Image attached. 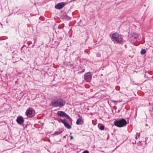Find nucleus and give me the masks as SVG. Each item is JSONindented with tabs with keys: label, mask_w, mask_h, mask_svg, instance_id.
<instances>
[{
	"label": "nucleus",
	"mask_w": 153,
	"mask_h": 153,
	"mask_svg": "<svg viewBox=\"0 0 153 153\" xmlns=\"http://www.w3.org/2000/svg\"><path fill=\"white\" fill-rule=\"evenodd\" d=\"M61 122L64 124L65 126L68 129H70L71 128V126L68 123V120L65 119H62L60 120Z\"/></svg>",
	"instance_id": "6"
},
{
	"label": "nucleus",
	"mask_w": 153,
	"mask_h": 153,
	"mask_svg": "<svg viewBox=\"0 0 153 153\" xmlns=\"http://www.w3.org/2000/svg\"><path fill=\"white\" fill-rule=\"evenodd\" d=\"M74 137L73 136H70V140H72L73 139Z\"/></svg>",
	"instance_id": "17"
},
{
	"label": "nucleus",
	"mask_w": 153,
	"mask_h": 153,
	"mask_svg": "<svg viewBox=\"0 0 153 153\" xmlns=\"http://www.w3.org/2000/svg\"><path fill=\"white\" fill-rule=\"evenodd\" d=\"M32 110L30 109H27L26 111V114L27 116L29 117L31 116L32 114Z\"/></svg>",
	"instance_id": "10"
},
{
	"label": "nucleus",
	"mask_w": 153,
	"mask_h": 153,
	"mask_svg": "<svg viewBox=\"0 0 153 153\" xmlns=\"http://www.w3.org/2000/svg\"><path fill=\"white\" fill-rule=\"evenodd\" d=\"M63 131V130L62 129H59L58 131H55L53 135H57L60 134L62 133Z\"/></svg>",
	"instance_id": "11"
},
{
	"label": "nucleus",
	"mask_w": 153,
	"mask_h": 153,
	"mask_svg": "<svg viewBox=\"0 0 153 153\" xmlns=\"http://www.w3.org/2000/svg\"><path fill=\"white\" fill-rule=\"evenodd\" d=\"M65 5V3L64 2H61L58 3L55 6V8L58 10H60Z\"/></svg>",
	"instance_id": "8"
},
{
	"label": "nucleus",
	"mask_w": 153,
	"mask_h": 153,
	"mask_svg": "<svg viewBox=\"0 0 153 153\" xmlns=\"http://www.w3.org/2000/svg\"><path fill=\"white\" fill-rule=\"evenodd\" d=\"M16 121L18 124L21 125L23 123L24 120L23 117L22 116H20L17 117Z\"/></svg>",
	"instance_id": "7"
},
{
	"label": "nucleus",
	"mask_w": 153,
	"mask_h": 153,
	"mask_svg": "<svg viewBox=\"0 0 153 153\" xmlns=\"http://www.w3.org/2000/svg\"><path fill=\"white\" fill-rule=\"evenodd\" d=\"M114 125L119 127H122L125 126L127 123L126 120L124 119H117L114 122Z\"/></svg>",
	"instance_id": "2"
},
{
	"label": "nucleus",
	"mask_w": 153,
	"mask_h": 153,
	"mask_svg": "<svg viewBox=\"0 0 153 153\" xmlns=\"http://www.w3.org/2000/svg\"><path fill=\"white\" fill-rule=\"evenodd\" d=\"M137 134H138V137H140V134H138V133H137Z\"/></svg>",
	"instance_id": "18"
},
{
	"label": "nucleus",
	"mask_w": 153,
	"mask_h": 153,
	"mask_svg": "<svg viewBox=\"0 0 153 153\" xmlns=\"http://www.w3.org/2000/svg\"><path fill=\"white\" fill-rule=\"evenodd\" d=\"M64 18L66 19L67 20H69L70 19V18L67 15H65L64 16Z\"/></svg>",
	"instance_id": "15"
},
{
	"label": "nucleus",
	"mask_w": 153,
	"mask_h": 153,
	"mask_svg": "<svg viewBox=\"0 0 153 153\" xmlns=\"http://www.w3.org/2000/svg\"><path fill=\"white\" fill-rule=\"evenodd\" d=\"M78 116L79 118L77 120L76 124L78 125H82L84 123L83 120L80 118V116L79 114Z\"/></svg>",
	"instance_id": "9"
},
{
	"label": "nucleus",
	"mask_w": 153,
	"mask_h": 153,
	"mask_svg": "<svg viewBox=\"0 0 153 153\" xmlns=\"http://www.w3.org/2000/svg\"><path fill=\"white\" fill-rule=\"evenodd\" d=\"M112 38L114 40L119 42H122L123 40L122 36L118 34L117 33H115L113 34Z\"/></svg>",
	"instance_id": "3"
},
{
	"label": "nucleus",
	"mask_w": 153,
	"mask_h": 153,
	"mask_svg": "<svg viewBox=\"0 0 153 153\" xmlns=\"http://www.w3.org/2000/svg\"><path fill=\"white\" fill-rule=\"evenodd\" d=\"M133 37L134 39H136L138 37V36L137 34H134L133 35Z\"/></svg>",
	"instance_id": "14"
},
{
	"label": "nucleus",
	"mask_w": 153,
	"mask_h": 153,
	"mask_svg": "<svg viewBox=\"0 0 153 153\" xmlns=\"http://www.w3.org/2000/svg\"><path fill=\"white\" fill-rule=\"evenodd\" d=\"M82 153H89V152L88 151L85 150Z\"/></svg>",
	"instance_id": "16"
},
{
	"label": "nucleus",
	"mask_w": 153,
	"mask_h": 153,
	"mask_svg": "<svg viewBox=\"0 0 153 153\" xmlns=\"http://www.w3.org/2000/svg\"><path fill=\"white\" fill-rule=\"evenodd\" d=\"M65 102L63 99H58L52 101L51 102V105L54 107H59L62 108L65 105Z\"/></svg>",
	"instance_id": "1"
},
{
	"label": "nucleus",
	"mask_w": 153,
	"mask_h": 153,
	"mask_svg": "<svg viewBox=\"0 0 153 153\" xmlns=\"http://www.w3.org/2000/svg\"><path fill=\"white\" fill-rule=\"evenodd\" d=\"M146 53V51L145 49H142L140 51V53L142 55H144Z\"/></svg>",
	"instance_id": "13"
},
{
	"label": "nucleus",
	"mask_w": 153,
	"mask_h": 153,
	"mask_svg": "<svg viewBox=\"0 0 153 153\" xmlns=\"http://www.w3.org/2000/svg\"><path fill=\"white\" fill-rule=\"evenodd\" d=\"M57 114L61 117H66L67 118L70 119V116L65 112L62 111H59L57 112Z\"/></svg>",
	"instance_id": "5"
},
{
	"label": "nucleus",
	"mask_w": 153,
	"mask_h": 153,
	"mask_svg": "<svg viewBox=\"0 0 153 153\" xmlns=\"http://www.w3.org/2000/svg\"><path fill=\"white\" fill-rule=\"evenodd\" d=\"M98 127L99 129L101 130H104L105 128V127L103 125H99Z\"/></svg>",
	"instance_id": "12"
},
{
	"label": "nucleus",
	"mask_w": 153,
	"mask_h": 153,
	"mask_svg": "<svg viewBox=\"0 0 153 153\" xmlns=\"http://www.w3.org/2000/svg\"><path fill=\"white\" fill-rule=\"evenodd\" d=\"M136 143V142H135H135H133V143H132L133 144H134V143Z\"/></svg>",
	"instance_id": "19"
},
{
	"label": "nucleus",
	"mask_w": 153,
	"mask_h": 153,
	"mask_svg": "<svg viewBox=\"0 0 153 153\" xmlns=\"http://www.w3.org/2000/svg\"><path fill=\"white\" fill-rule=\"evenodd\" d=\"M135 138L136 139L137 138V136H136Z\"/></svg>",
	"instance_id": "20"
},
{
	"label": "nucleus",
	"mask_w": 153,
	"mask_h": 153,
	"mask_svg": "<svg viewBox=\"0 0 153 153\" xmlns=\"http://www.w3.org/2000/svg\"><path fill=\"white\" fill-rule=\"evenodd\" d=\"M84 79L87 82H90L92 79V75L90 72L85 73L84 75Z\"/></svg>",
	"instance_id": "4"
}]
</instances>
